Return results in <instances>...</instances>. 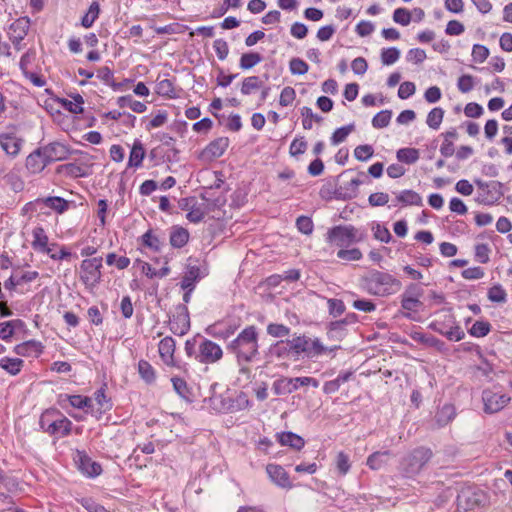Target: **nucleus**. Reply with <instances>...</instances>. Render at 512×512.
Listing matches in <instances>:
<instances>
[{"mask_svg": "<svg viewBox=\"0 0 512 512\" xmlns=\"http://www.w3.org/2000/svg\"><path fill=\"white\" fill-rule=\"evenodd\" d=\"M457 509L461 512L484 508L490 504L489 495L476 486L463 487L457 496Z\"/></svg>", "mask_w": 512, "mask_h": 512, "instance_id": "20e7f679", "label": "nucleus"}, {"mask_svg": "<svg viewBox=\"0 0 512 512\" xmlns=\"http://www.w3.org/2000/svg\"><path fill=\"white\" fill-rule=\"evenodd\" d=\"M296 227L299 232L310 235L313 232L314 224L310 217L307 216H299L296 219Z\"/></svg>", "mask_w": 512, "mask_h": 512, "instance_id": "13d9d810", "label": "nucleus"}, {"mask_svg": "<svg viewBox=\"0 0 512 512\" xmlns=\"http://www.w3.org/2000/svg\"><path fill=\"white\" fill-rule=\"evenodd\" d=\"M145 157V149L140 140H135L129 155L128 166L139 168Z\"/></svg>", "mask_w": 512, "mask_h": 512, "instance_id": "5701e85b", "label": "nucleus"}, {"mask_svg": "<svg viewBox=\"0 0 512 512\" xmlns=\"http://www.w3.org/2000/svg\"><path fill=\"white\" fill-rule=\"evenodd\" d=\"M337 257L346 261H358L362 258V252L358 248L340 249Z\"/></svg>", "mask_w": 512, "mask_h": 512, "instance_id": "680f3d73", "label": "nucleus"}, {"mask_svg": "<svg viewBox=\"0 0 512 512\" xmlns=\"http://www.w3.org/2000/svg\"><path fill=\"white\" fill-rule=\"evenodd\" d=\"M73 100L61 99L62 106L69 112L79 114L83 112V97L80 94L72 96Z\"/></svg>", "mask_w": 512, "mask_h": 512, "instance_id": "58836bf2", "label": "nucleus"}, {"mask_svg": "<svg viewBox=\"0 0 512 512\" xmlns=\"http://www.w3.org/2000/svg\"><path fill=\"white\" fill-rule=\"evenodd\" d=\"M32 237L31 246L36 252L50 254L52 248L58 246L57 243H52L51 246L48 245V236L41 226H37L32 230Z\"/></svg>", "mask_w": 512, "mask_h": 512, "instance_id": "dca6fc26", "label": "nucleus"}, {"mask_svg": "<svg viewBox=\"0 0 512 512\" xmlns=\"http://www.w3.org/2000/svg\"><path fill=\"white\" fill-rule=\"evenodd\" d=\"M29 27L30 20L28 17H20L9 26V39L17 50L20 49L19 44L26 37Z\"/></svg>", "mask_w": 512, "mask_h": 512, "instance_id": "f8f14e48", "label": "nucleus"}, {"mask_svg": "<svg viewBox=\"0 0 512 512\" xmlns=\"http://www.w3.org/2000/svg\"><path fill=\"white\" fill-rule=\"evenodd\" d=\"M21 326H23V322L20 319L0 323V339H10L14 334V330Z\"/></svg>", "mask_w": 512, "mask_h": 512, "instance_id": "e433bc0d", "label": "nucleus"}, {"mask_svg": "<svg viewBox=\"0 0 512 512\" xmlns=\"http://www.w3.org/2000/svg\"><path fill=\"white\" fill-rule=\"evenodd\" d=\"M176 314L170 319V330L175 334L182 336L190 329V318L188 308L185 304H179L175 308Z\"/></svg>", "mask_w": 512, "mask_h": 512, "instance_id": "9d476101", "label": "nucleus"}, {"mask_svg": "<svg viewBox=\"0 0 512 512\" xmlns=\"http://www.w3.org/2000/svg\"><path fill=\"white\" fill-rule=\"evenodd\" d=\"M138 373L147 384L153 383L156 379L154 368L146 360H140L138 362Z\"/></svg>", "mask_w": 512, "mask_h": 512, "instance_id": "f704fd0d", "label": "nucleus"}, {"mask_svg": "<svg viewBox=\"0 0 512 512\" xmlns=\"http://www.w3.org/2000/svg\"><path fill=\"white\" fill-rule=\"evenodd\" d=\"M81 280L86 286L95 287L101 281L102 257L85 259L81 265Z\"/></svg>", "mask_w": 512, "mask_h": 512, "instance_id": "6e6552de", "label": "nucleus"}, {"mask_svg": "<svg viewBox=\"0 0 512 512\" xmlns=\"http://www.w3.org/2000/svg\"><path fill=\"white\" fill-rule=\"evenodd\" d=\"M327 240L339 247H349L362 241L363 234L352 225H338L328 230Z\"/></svg>", "mask_w": 512, "mask_h": 512, "instance_id": "0eeeda50", "label": "nucleus"}, {"mask_svg": "<svg viewBox=\"0 0 512 512\" xmlns=\"http://www.w3.org/2000/svg\"><path fill=\"white\" fill-rule=\"evenodd\" d=\"M117 104L121 108L129 107L132 111L136 113H143L147 109V106L143 102L134 100L131 95L119 97L117 99Z\"/></svg>", "mask_w": 512, "mask_h": 512, "instance_id": "bb28decb", "label": "nucleus"}, {"mask_svg": "<svg viewBox=\"0 0 512 512\" xmlns=\"http://www.w3.org/2000/svg\"><path fill=\"white\" fill-rule=\"evenodd\" d=\"M456 416L455 407L451 404L443 405L435 414V422L438 427L448 425Z\"/></svg>", "mask_w": 512, "mask_h": 512, "instance_id": "4be33fe9", "label": "nucleus"}, {"mask_svg": "<svg viewBox=\"0 0 512 512\" xmlns=\"http://www.w3.org/2000/svg\"><path fill=\"white\" fill-rule=\"evenodd\" d=\"M278 441L283 446H289L295 450H301L304 447V439L293 432H282L277 434Z\"/></svg>", "mask_w": 512, "mask_h": 512, "instance_id": "412c9836", "label": "nucleus"}, {"mask_svg": "<svg viewBox=\"0 0 512 512\" xmlns=\"http://www.w3.org/2000/svg\"><path fill=\"white\" fill-rule=\"evenodd\" d=\"M59 414V411L56 409H48L44 411L39 420L40 428L49 434L52 426L55 423V417H57Z\"/></svg>", "mask_w": 512, "mask_h": 512, "instance_id": "72a5a7b5", "label": "nucleus"}, {"mask_svg": "<svg viewBox=\"0 0 512 512\" xmlns=\"http://www.w3.org/2000/svg\"><path fill=\"white\" fill-rule=\"evenodd\" d=\"M69 403L71 406L82 409V408H88L92 411L94 404L91 398L83 397L81 395H71L68 396Z\"/></svg>", "mask_w": 512, "mask_h": 512, "instance_id": "864d4df0", "label": "nucleus"}, {"mask_svg": "<svg viewBox=\"0 0 512 512\" xmlns=\"http://www.w3.org/2000/svg\"><path fill=\"white\" fill-rule=\"evenodd\" d=\"M201 198L204 201L203 203H200V204L193 203L189 207V203L193 202L194 200L186 199V204L182 206L183 209L189 210L186 215V218L192 223L201 222L204 219V217H205L206 213L208 212V210L210 209V207H219L225 203L224 197H217L216 199H212L209 196L208 191L203 193L201 195Z\"/></svg>", "mask_w": 512, "mask_h": 512, "instance_id": "423d86ee", "label": "nucleus"}, {"mask_svg": "<svg viewBox=\"0 0 512 512\" xmlns=\"http://www.w3.org/2000/svg\"><path fill=\"white\" fill-rule=\"evenodd\" d=\"M159 355L162 361L168 366H175L174 352L175 341L172 337H165L159 342Z\"/></svg>", "mask_w": 512, "mask_h": 512, "instance_id": "a211bd4d", "label": "nucleus"}, {"mask_svg": "<svg viewBox=\"0 0 512 512\" xmlns=\"http://www.w3.org/2000/svg\"><path fill=\"white\" fill-rule=\"evenodd\" d=\"M41 201H43V203L47 207L55 210L57 213H60V214L65 212L69 207L68 201H66L65 199H63L61 197H57V196L47 197L45 199H42Z\"/></svg>", "mask_w": 512, "mask_h": 512, "instance_id": "ea45409f", "label": "nucleus"}, {"mask_svg": "<svg viewBox=\"0 0 512 512\" xmlns=\"http://www.w3.org/2000/svg\"><path fill=\"white\" fill-rule=\"evenodd\" d=\"M484 411L488 414L497 413L502 410L510 401L506 394H498L491 390H484L482 393Z\"/></svg>", "mask_w": 512, "mask_h": 512, "instance_id": "9b49d317", "label": "nucleus"}, {"mask_svg": "<svg viewBox=\"0 0 512 512\" xmlns=\"http://www.w3.org/2000/svg\"><path fill=\"white\" fill-rule=\"evenodd\" d=\"M443 117L444 110L441 107H435L428 113L426 123L430 128L437 130L442 123Z\"/></svg>", "mask_w": 512, "mask_h": 512, "instance_id": "a19ab883", "label": "nucleus"}, {"mask_svg": "<svg viewBox=\"0 0 512 512\" xmlns=\"http://www.w3.org/2000/svg\"><path fill=\"white\" fill-rule=\"evenodd\" d=\"M289 350L295 355L304 354L309 358L318 357L326 352H332L334 348L325 347L318 338L311 339L305 335L295 336L287 340Z\"/></svg>", "mask_w": 512, "mask_h": 512, "instance_id": "39448f33", "label": "nucleus"}, {"mask_svg": "<svg viewBox=\"0 0 512 512\" xmlns=\"http://www.w3.org/2000/svg\"><path fill=\"white\" fill-rule=\"evenodd\" d=\"M189 233L182 227L174 228L170 233V243L175 248H181L188 242Z\"/></svg>", "mask_w": 512, "mask_h": 512, "instance_id": "7c9ffc66", "label": "nucleus"}, {"mask_svg": "<svg viewBox=\"0 0 512 512\" xmlns=\"http://www.w3.org/2000/svg\"><path fill=\"white\" fill-rule=\"evenodd\" d=\"M392 117L390 110H382L378 112L372 119V125L374 128L380 129L389 125Z\"/></svg>", "mask_w": 512, "mask_h": 512, "instance_id": "3c124183", "label": "nucleus"}, {"mask_svg": "<svg viewBox=\"0 0 512 512\" xmlns=\"http://www.w3.org/2000/svg\"><path fill=\"white\" fill-rule=\"evenodd\" d=\"M75 462L79 470L88 477L99 476L102 472L101 465L93 461L85 452L78 451Z\"/></svg>", "mask_w": 512, "mask_h": 512, "instance_id": "2eb2a0df", "label": "nucleus"}, {"mask_svg": "<svg viewBox=\"0 0 512 512\" xmlns=\"http://www.w3.org/2000/svg\"><path fill=\"white\" fill-rule=\"evenodd\" d=\"M72 428V422L61 414L55 417V423L52 426L49 435L54 436L56 438H62L70 434Z\"/></svg>", "mask_w": 512, "mask_h": 512, "instance_id": "6ab92c4d", "label": "nucleus"}, {"mask_svg": "<svg viewBox=\"0 0 512 512\" xmlns=\"http://www.w3.org/2000/svg\"><path fill=\"white\" fill-rule=\"evenodd\" d=\"M172 383L174 390L180 397L187 401L191 400V393L186 381H184L182 378L174 377L172 378Z\"/></svg>", "mask_w": 512, "mask_h": 512, "instance_id": "09e8293b", "label": "nucleus"}, {"mask_svg": "<svg viewBox=\"0 0 512 512\" xmlns=\"http://www.w3.org/2000/svg\"><path fill=\"white\" fill-rule=\"evenodd\" d=\"M92 401L94 404L92 415H94L97 419H100L101 416L106 411H109L112 407L110 400L105 395L104 387H101L94 393V398Z\"/></svg>", "mask_w": 512, "mask_h": 512, "instance_id": "f3484780", "label": "nucleus"}, {"mask_svg": "<svg viewBox=\"0 0 512 512\" xmlns=\"http://www.w3.org/2000/svg\"><path fill=\"white\" fill-rule=\"evenodd\" d=\"M258 333L255 326L246 327L234 340L227 345L239 364L251 362L258 354Z\"/></svg>", "mask_w": 512, "mask_h": 512, "instance_id": "f03ea898", "label": "nucleus"}, {"mask_svg": "<svg viewBox=\"0 0 512 512\" xmlns=\"http://www.w3.org/2000/svg\"><path fill=\"white\" fill-rule=\"evenodd\" d=\"M390 455L389 451H377L372 453L368 458L366 464L372 470H379L384 465L387 464L388 457Z\"/></svg>", "mask_w": 512, "mask_h": 512, "instance_id": "a878e982", "label": "nucleus"}, {"mask_svg": "<svg viewBox=\"0 0 512 512\" xmlns=\"http://www.w3.org/2000/svg\"><path fill=\"white\" fill-rule=\"evenodd\" d=\"M296 97V92L294 88L287 86L282 89L280 98H279V104L283 107L289 106L293 103Z\"/></svg>", "mask_w": 512, "mask_h": 512, "instance_id": "338daca9", "label": "nucleus"}, {"mask_svg": "<svg viewBox=\"0 0 512 512\" xmlns=\"http://www.w3.org/2000/svg\"><path fill=\"white\" fill-rule=\"evenodd\" d=\"M229 146L227 137H220L212 141L205 149L206 154L213 158L221 157Z\"/></svg>", "mask_w": 512, "mask_h": 512, "instance_id": "b1692460", "label": "nucleus"}, {"mask_svg": "<svg viewBox=\"0 0 512 512\" xmlns=\"http://www.w3.org/2000/svg\"><path fill=\"white\" fill-rule=\"evenodd\" d=\"M262 60V56L257 52L243 53L240 57L239 66L243 70H249L262 62Z\"/></svg>", "mask_w": 512, "mask_h": 512, "instance_id": "2f4dec72", "label": "nucleus"}, {"mask_svg": "<svg viewBox=\"0 0 512 512\" xmlns=\"http://www.w3.org/2000/svg\"><path fill=\"white\" fill-rule=\"evenodd\" d=\"M490 324L486 321H476L469 330L474 337H484L490 332Z\"/></svg>", "mask_w": 512, "mask_h": 512, "instance_id": "bf43d9fd", "label": "nucleus"}, {"mask_svg": "<svg viewBox=\"0 0 512 512\" xmlns=\"http://www.w3.org/2000/svg\"><path fill=\"white\" fill-rule=\"evenodd\" d=\"M36 58V51L34 49H29L27 52H25L19 62L20 69L22 70L23 74L29 72V68L33 64Z\"/></svg>", "mask_w": 512, "mask_h": 512, "instance_id": "e2e57ef3", "label": "nucleus"}, {"mask_svg": "<svg viewBox=\"0 0 512 512\" xmlns=\"http://www.w3.org/2000/svg\"><path fill=\"white\" fill-rule=\"evenodd\" d=\"M361 287L370 295L387 297L401 290V281L392 274L371 270L361 278Z\"/></svg>", "mask_w": 512, "mask_h": 512, "instance_id": "f257e3e1", "label": "nucleus"}, {"mask_svg": "<svg viewBox=\"0 0 512 512\" xmlns=\"http://www.w3.org/2000/svg\"><path fill=\"white\" fill-rule=\"evenodd\" d=\"M289 69L293 75H304L308 72V64L300 58H292L289 62Z\"/></svg>", "mask_w": 512, "mask_h": 512, "instance_id": "6e6d98bb", "label": "nucleus"}, {"mask_svg": "<svg viewBox=\"0 0 512 512\" xmlns=\"http://www.w3.org/2000/svg\"><path fill=\"white\" fill-rule=\"evenodd\" d=\"M0 146L11 156H16L20 151V141L17 137L10 134L0 135Z\"/></svg>", "mask_w": 512, "mask_h": 512, "instance_id": "393cba45", "label": "nucleus"}, {"mask_svg": "<svg viewBox=\"0 0 512 512\" xmlns=\"http://www.w3.org/2000/svg\"><path fill=\"white\" fill-rule=\"evenodd\" d=\"M432 458V451L426 447H417L402 457L399 463V472L405 477H416Z\"/></svg>", "mask_w": 512, "mask_h": 512, "instance_id": "7ed1b4c3", "label": "nucleus"}, {"mask_svg": "<svg viewBox=\"0 0 512 512\" xmlns=\"http://www.w3.org/2000/svg\"><path fill=\"white\" fill-rule=\"evenodd\" d=\"M396 199L403 205L422 206L421 196L413 190H403L397 194Z\"/></svg>", "mask_w": 512, "mask_h": 512, "instance_id": "cd10ccee", "label": "nucleus"}, {"mask_svg": "<svg viewBox=\"0 0 512 512\" xmlns=\"http://www.w3.org/2000/svg\"><path fill=\"white\" fill-rule=\"evenodd\" d=\"M267 333L275 338L288 336L290 328L284 324L270 323L267 326Z\"/></svg>", "mask_w": 512, "mask_h": 512, "instance_id": "4d7b16f0", "label": "nucleus"}, {"mask_svg": "<svg viewBox=\"0 0 512 512\" xmlns=\"http://www.w3.org/2000/svg\"><path fill=\"white\" fill-rule=\"evenodd\" d=\"M340 320L333 321L328 326V337L331 339L342 340L346 335V327Z\"/></svg>", "mask_w": 512, "mask_h": 512, "instance_id": "c03bdc74", "label": "nucleus"}, {"mask_svg": "<svg viewBox=\"0 0 512 512\" xmlns=\"http://www.w3.org/2000/svg\"><path fill=\"white\" fill-rule=\"evenodd\" d=\"M48 163L64 160L69 155V149L60 142H52L38 148Z\"/></svg>", "mask_w": 512, "mask_h": 512, "instance_id": "4468645a", "label": "nucleus"}, {"mask_svg": "<svg viewBox=\"0 0 512 512\" xmlns=\"http://www.w3.org/2000/svg\"><path fill=\"white\" fill-rule=\"evenodd\" d=\"M199 273H200V270L198 267H196V266L190 267L181 280V288L194 290L195 283L200 277Z\"/></svg>", "mask_w": 512, "mask_h": 512, "instance_id": "473e14b6", "label": "nucleus"}, {"mask_svg": "<svg viewBox=\"0 0 512 512\" xmlns=\"http://www.w3.org/2000/svg\"><path fill=\"white\" fill-rule=\"evenodd\" d=\"M292 383L291 378L283 377L274 381L272 389L275 395L291 394L296 391V386Z\"/></svg>", "mask_w": 512, "mask_h": 512, "instance_id": "c756f323", "label": "nucleus"}, {"mask_svg": "<svg viewBox=\"0 0 512 512\" xmlns=\"http://www.w3.org/2000/svg\"><path fill=\"white\" fill-rule=\"evenodd\" d=\"M223 357L222 348L209 339H203L199 344L196 360L202 364H214Z\"/></svg>", "mask_w": 512, "mask_h": 512, "instance_id": "1a4fd4ad", "label": "nucleus"}, {"mask_svg": "<svg viewBox=\"0 0 512 512\" xmlns=\"http://www.w3.org/2000/svg\"><path fill=\"white\" fill-rule=\"evenodd\" d=\"M156 92L160 96L168 98H174L176 96L173 83L169 79L159 81L156 85Z\"/></svg>", "mask_w": 512, "mask_h": 512, "instance_id": "49530a36", "label": "nucleus"}, {"mask_svg": "<svg viewBox=\"0 0 512 512\" xmlns=\"http://www.w3.org/2000/svg\"><path fill=\"white\" fill-rule=\"evenodd\" d=\"M40 352L41 344L36 341H27L15 347V352L21 356H27L30 352Z\"/></svg>", "mask_w": 512, "mask_h": 512, "instance_id": "8fccbe9b", "label": "nucleus"}, {"mask_svg": "<svg viewBox=\"0 0 512 512\" xmlns=\"http://www.w3.org/2000/svg\"><path fill=\"white\" fill-rule=\"evenodd\" d=\"M301 115L303 117L302 125H303V128L306 130L312 129L313 121H315V122L322 121L321 116L313 113L312 109L309 107H306V106L301 109Z\"/></svg>", "mask_w": 512, "mask_h": 512, "instance_id": "37998d69", "label": "nucleus"}, {"mask_svg": "<svg viewBox=\"0 0 512 512\" xmlns=\"http://www.w3.org/2000/svg\"><path fill=\"white\" fill-rule=\"evenodd\" d=\"M266 472L269 479L278 487L283 489H291L293 484L286 470L278 464H268Z\"/></svg>", "mask_w": 512, "mask_h": 512, "instance_id": "ddd939ff", "label": "nucleus"}, {"mask_svg": "<svg viewBox=\"0 0 512 512\" xmlns=\"http://www.w3.org/2000/svg\"><path fill=\"white\" fill-rule=\"evenodd\" d=\"M400 57V50L396 47L382 49L381 61L384 65L394 64Z\"/></svg>", "mask_w": 512, "mask_h": 512, "instance_id": "5fc2aeb1", "label": "nucleus"}, {"mask_svg": "<svg viewBox=\"0 0 512 512\" xmlns=\"http://www.w3.org/2000/svg\"><path fill=\"white\" fill-rule=\"evenodd\" d=\"M372 231H373V235H374L375 239H377L381 242L389 243L392 239V235H391L390 231L386 227H384L378 223L372 227Z\"/></svg>", "mask_w": 512, "mask_h": 512, "instance_id": "0e129e2a", "label": "nucleus"}, {"mask_svg": "<svg viewBox=\"0 0 512 512\" xmlns=\"http://www.w3.org/2000/svg\"><path fill=\"white\" fill-rule=\"evenodd\" d=\"M262 81L258 76H249L243 79L241 84V93L243 95H250L254 91L262 88Z\"/></svg>", "mask_w": 512, "mask_h": 512, "instance_id": "4c0bfd02", "label": "nucleus"}, {"mask_svg": "<svg viewBox=\"0 0 512 512\" xmlns=\"http://www.w3.org/2000/svg\"><path fill=\"white\" fill-rule=\"evenodd\" d=\"M327 304L329 314L332 315L333 317H338L345 311L344 302L340 299H328Z\"/></svg>", "mask_w": 512, "mask_h": 512, "instance_id": "774afa93", "label": "nucleus"}, {"mask_svg": "<svg viewBox=\"0 0 512 512\" xmlns=\"http://www.w3.org/2000/svg\"><path fill=\"white\" fill-rule=\"evenodd\" d=\"M23 363V360L20 358L4 357L0 359V368L15 376L20 373Z\"/></svg>", "mask_w": 512, "mask_h": 512, "instance_id": "c85d7f7f", "label": "nucleus"}, {"mask_svg": "<svg viewBox=\"0 0 512 512\" xmlns=\"http://www.w3.org/2000/svg\"><path fill=\"white\" fill-rule=\"evenodd\" d=\"M489 56V49L481 44H475L472 48V58L475 62L483 63Z\"/></svg>", "mask_w": 512, "mask_h": 512, "instance_id": "69168bd1", "label": "nucleus"}, {"mask_svg": "<svg viewBox=\"0 0 512 512\" xmlns=\"http://www.w3.org/2000/svg\"><path fill=\"white\" fill-rule=\"evenodd\" d=\"M354 130V125L349 124L343 127H340L334 131L331 136V143L333 145H338L345 141L347 136Z\"/></svg>", "mask_w": 512, "mask_h": 512, "instance_id": "de8ad7c7", "label": "nucleus"}, {"mask_svg": "<svg viewBox=\"0 0 512 512\" xmlns=\"http://www.w3.org/2000/svg\"><path fill=\"white\" fill-rule=\"evenodd\" d=\"M488 299L495 303H504L507 300V293L500 284H495L489 288Z\"/></svg>", "mask_w": 512, "mask_h": 512, "instance_id": "a18cd8bd", "label": "nucleus"}, {"mask_svg": "<svg viewBox=\"0 0 512 512\" xmlns=\"http://www.w3.org/2000/svg\"><path fill=\"white\" fill-rule=\"evenodd\" d=\"M106 263L109 266L115 265L119 270H123L130 265V259L126 256L118 257L115 253H109L106 256Z\"/></svg>", "mask_w": 512, "mask_h": 512, "instance_id": "603ef678", "label": "nucleus"}, {"mask_svg": "<svg viewBox=\"0 0 512 512\" xmlns=\"http://www.w3.org/2000/svg\"><path fill=\"white\" fill-rule=\"evenodd\" d=\"M49 164L39 149L32 152L26 159V168L31 173H39Z\"/></svg>", "mask_w": 512, "mask_h": 512, "instance_id": "aec40b11", "label": "nucleus"}, {"mask_svg": "<svg viewBox=\"0 0 512 512\" xmlns=\"http://www.w3.org/2000/svg\"><path fill=\"white\" fill-rule=\"evenodd\" d=\"M419 150L416 148H401L397 151L398 161L406 164H414L419 159Z\"/></svg>", "mask_w": 512, "mask_h": 512, "instance_id": "c9c22d12", "label": "nucleus"}, {"mask_svg": "<svg viewBox=\"0 0 512 512\" xmlns=\"http://www.w3.org/2000/svg\"><path fill=\"white\" fill-rule=\"evenodd\" d=\"M100 13V7L97 2H93L87 13L82 17L81 24L85 28H90L95 20L98 18Z\"/></svg>", "mask_w": 512, "mask_h": 512, "instance_id": "79ce46f5", "label": "nucleus"}, {"mask_svg": "<svg viewBox=\"0 0 512 512\" xmlns=\"http://www.w3.org/2000/svg\"><path fill=\"white\" fill-rule=\"evenodd\" d=\"M141 239L144 246L154 251H158L160 249L161 242L151 230H148L145 234H143Z\"/></svg>", "mask_w": 512, "mask_h": 512, "instance_id": "052dcab7", "label": "nucleus"}]
</instances>
